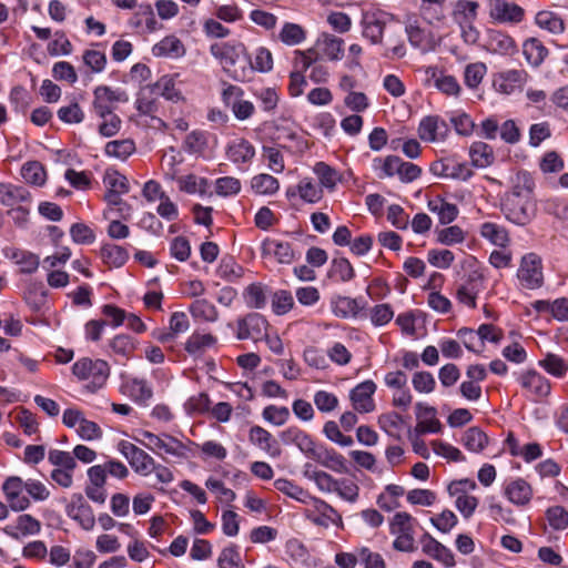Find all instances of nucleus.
I'll return each instance as SVG.
<instances>
[{"label":"nucleus","mask_w":568,"mask_h":568,"mask_svg":"<svg viewBox=\"0 0 568 568\" xmlns=\"http://www.w3.org/2000/svg\"><path fill=\"white\" fill-rule=\"evenodd\" d=\"M27 304L36 312L40 311L47 301V292L41 283H32L24 292Z\"/></svg>","instance_id":"680f3d73"},{"label":"nucleus","mask_w":568,"mask_h":568,"mask_svg":"<svg viewBox=\"0 0 568 568\" xmlns=\"http://www.w3.org/2000/svg\"><path fill=\"white\" fill-rule=\"evenodd\" d=\"M179 187L181 191L194 194V193H204L207 189V180L205 178H197L194 174H189L185 176H181L178 180Z\"/></svg>","instance_id":"69168bd1"},{"label":"nucleus","mask_w":568,"mask_h":568,"mask_svg":"<svg viewBox=\"0 0 568 568\" xmlns=\"http://www.w3.org/2000/svg\"><path fill=\"white\" fill-rule=\"evenodd\" d=\"M41 530L40 521L29 514L20 515L14 525H8L3 528L6 535L13 539L37 535Z\"/></svg>","instance_id":"aec40b11"},{"label":"nucleus","mask_w":568,"mask_h":568,"mask_svg":"<svg viewBox=\"0 0 568 568\" xmlns=\"http://www.w3.org/2000/svg\"><path fill=\"white\" fill-rule=\"evenodd\" d=\"M216 337L212 334L193 333L185 343V351L189 354H196L213 346Z\"/></svg>","instance_id":"bf43d9fd"},{"label":"nucleus","mask_w":568,"mask_h":568,"mask_svg":"<svg viewBox=\"0 0 568 568\" xmlns=\"http://www.w3.org/2000/svg\"><path fill=\"white\" fill-rule=\"evenodd\" d=\"M2 490L10 508L14 511H23L30 507V498L37 503L47 500L50 497L48 486L34 478L22 480L18 476L6 479Z\"/></svg>","instance_id":"f03ea898"},{"label":"nucleus","mask_w":568,"mask_h":568,"mask_svg":"<svg viewBox=\"0 0 568 568\" xmlns=\"http://www.w3.org/2000/svg\"><path fill=\"white\" fill-rule=\"evenodd\" d=\"M478 7L476 1L459 0L454 7L453 18L459 26L473 23L477 18Z\"/></svg>","instance_id":"a18cd8bd"},{"label":"nucleus","mask_w":568,"mask_h":568,"mask_svg":"<svg viewBox=\"0 0 568 568\" xmlns=\"http://www.w3.org/2000/svg\"><path fill=\"white\" fill-rule=\"evenodd\" d=\"M209 132L194 130L185 136L183 149L190 154L202 155L209 146Z\"/></svg>","instance_id":"ea45409f"},{"label":"nucleus","mask_w":568,"mask_h":568,"mask_svg":"<svg viewBox=\"0 0 568 568\" xmlns=\"http://www.w3.org/2000/svg\"><path fill=\"white\" fill-rule=\"evenodd\" d=\"M539 366L555 377H562L568 371V363L561 356L552 353H547L545 358L539 361Z\"/></svg>","instance_id":"8fccbe9b"},{"label":"nucleus","mask_w":568,"mask_h":568,"mask_svg":"<svg viewBox=\"0 0 568 568\" xmlns=\"http://www.w3.org/2000/svg\"><path fill=\"white\" fill-rule=\"evenodd\" d=\"M334 493L348 503H355L359 496V487L355 481L348 478H339L336 481Z\"/></svg>","instance_id":"774afa93"},{"label":"nucleus","mask_w":568,"mask_h":568,"mask_svg":"<svg viewBox=\"0 0 568 568\" xmlns=\"http://www.w3.org/2000/svg\"><path fill=\"white\" fill-rule=\"evenodd\" d=\"M463 443L468 450L478 453L485 448L488 438L479 428L471 427L465 432Z\"/></svg>","instance_id":"052dcab7"},{"label":"nucleus","mask_w":568,"mask_h":568,"mask_svg":"<svg viewBox=\"0 0 568 568\" xmlns=\"http://www.w3.org/2000/svg\"><path fill=\"white\" fill-rule=\"evenodd\" d=\"M274 487L284 495L303 504H308V499H311V495L306 490L285 478L276 479L274 481Z\"/></svg>","instance_id":"09e8293b"},{"label":"nucleus","mask_w":568,"mask_h":568,"mask_svg":"<svg viewBox=\"0 0 568 568\" xmlns=\"http://www.w3.org/2000/svg\"><path fill=\"white\" fill-rule=\"evenodd\" d=\"M469 156L475 166L486 168L494 161L493 148L481 141L474 142L469 149Z\"/></svg>","instance_id":"c03bdc74"},{"label":"nucleus","mask_w":568,"mask_h":568,"mask_svg":"<svg viewBox=\"0 0 568 568\" xmlns=\"http://www.w3.org/2000/svg\"><path fill=\"white\" fill-rule=\"evenodd\" d=\"M294 306V298L291 292L280 290L272 295V310L276 315H284Z\"/></svg>","instance_id":"338daca9"},{"label":"nucleus","mask_w":568,"mask_h":568,"mask_svg":"<svg viewBox=\"0 0 568 568\" xmlns=\"http://www.w3.org/2000/svg\"><path fill=\"white\" fill-rule=\"evenodd\" d=\"M504 494L514 505L525 506L532 498V488L525 479L517 478L505 486Z\"/></svg>","instance_id":"5701e85b"},{"label":"nucleus","mask_w":568,"mask_h":568,"mask_svg":"<svg viewBox=\"0 0 568 568\" xmlns=\"http://www.w3.org/2000/svg\"><path fill=\"white\" fill-rule=\"evenodd\" d=\"M210 52L220 61L223 71L233 80L246 82L253 78L252 60L243 43L236 41L216 42L210 47Z\"/></svg>","instance_id":"f257e3e1"},{"label":"nucleus","mask_w":568,"mask_h":568,"mask_svg":"<svg viewBox=\"0 0 568 568\" xmlns=\"http://www.w3.org/2000/svg\"><path fill=\"white\" fill-rule=\"evenodd\" d=\"M310 508L305 509L304 516L316 526L328 528L329 526L343 527L341 514L325 500L311 496Z\"/></svg>","instance_id":"39448f33"},{"label":"nucleus","mask_w":568,"mask_h":568,"mask_svg":"<svg viewBox=\"0 0 568 568\" xmlns=\"http://www.w3.org/2000/svg\"><path fill=\"white\" fill-rule=\"evenodd\" d=\"M119 392L138 404H145L153 396V390L144 378L121 376Z\"/></svg>","instance_id":"f8f14e48"},{"label":"nucleus","mask_w":568,"mask_h":568,"mask_svg":"<svg viewBox=\"0 0 568 568\" xmlns=\"http://www.w3.org/2000/svg\"><path fill=\"white\" fill-rule=\"evenodd\" d=\"M189 311L195 320L204 322H216L219 320V311L214 304L205 298L195 300L190 305Z\"/></svg>","instance_id":"37998d69"},{"label":"nucleus","mask_w":568,"mask_h":568,"mask_svg":"<svg viewBox=\"0 0 568 568\" xmlns=\"http://www.w3.org/2000/svg\"><path fill=\"white\" fill-rule=\"evenodd\" d=\"M427 209L438 216L440 224L452 223L458 215V207L444 200L442 196H435L427 202Z\"/></svg>","instance_id":"72a5a7b5"},{"label":"nucleus","mask_w":568,"mask_h":568,"mask_svg":"<svg viewBox=\"0 0 568 568\" xmlns=\"http://www.w3.org/2000/svg\"><path fill=\"white\" fill-rule=\"evenodd\" d=\"M329 276L341 282H348L355 276V271L347 258H334L329 268Z\"/></svg>","instance_id":"13d9d810"},{"label":"nucleus","mask_w":568,"mask_h":568,"mask_svg":"<svg viewBox=\"0 0 568 568\" xmlns=\"http://www.w3.org/2000/svg\"><path fill=\"white\" fill-rule=\"evenodd\" d=\"M21 175L27 183L41 186L45 182V170L38 161H32L23 164Z\"/></svg>","instance_id":"864d4df0"},{"label":"nucleus","mask_w":568,"mask_h":568,"mask_svg":"<svg viewBox=\"0 0 568 568\" xmlns=\"http://www.w3.org/2000/svg\"><path fill=\"white\" fill-rule=\"evenodd\" d=\"M313 171L318 178L321 185L328 190H333L339 181L337 171L324 162H317Z\"/></svg>","instance_id":"4d7b16f0"},{"label":"nucleus","mask_w":568,"mask_h":568,"mask_svg":"<svg viewBox=\"0 0 568 568\" xmlns=\"http://www.w3.org/2000/svg\"><path fill=\"white\" fill-rule=\"evenodd\" d=\"M485 47L497 54H511L516 50L514 39L499 30H488Z\"/></svg>","instance_id":"bb28decb"},{"label":"nucleus","mask_w":568,"mask_h":568,"mask_svg":"<svg viewBox=\"0 0 568 568\" xmlns=\"http://www.w3.org/2000/svg\"><path fill=\"white\" fill-rule=\"evenodd\" d=\"M280 437L285 445H295L306 457H313L318 446L314 439L303 429L291 426L284 429Z\"/></svg>","instance_id":"4468645a"},{"label":"nucleus","mask_w":568,"mask_h":568,"mask_svg":"<svg viewBox=\"0 0 568 568\" xmlns=\"http://www.w3.org/2000/svg\"><path fill=\"white\" fill-rule=\"evenodd\" d=\"M423 551L440 561L446 567H453L455 565L454 554L450 549L445 547L443 544L433 538L429 534H425L422 538Z\"/></svg>","instance_id":"4be33fe9"},{"label":"nucleus","mask_w":568,"mask_h":568,"mask_svg":"<svg viewBox=\"0 0 568 568\" xmlns=\"http://www.w3.org/2000/svg\"><path fill=\"white\" fill-rule=\"evenodd\" d=\"M404 30L399 23H390L386 31L385 39L383 38V43H381L384 49V55L386 58L395 59L403 58L406 53L404 40H403Z\"/></svg>","instance_id":"f3484780"},{"label":"nucleus","mask_w":568,"mask_h":568,"mask_svg":"<svg viewBox=\"0 0 568 568\" xmlns=\"http://www.w3.org/2000/svg\"><path fill=\"white\" fill-rule=\"evenodd\" d=\"M430 171L438 176L460 180H467L471 175V171L466 164L459 163L453 158L435 161L430 166Z\"/></svg>","instance_id":"dca6fc26"},{"label":"nucleus","mask_w":568,"mask_h":568,"mask_svg":"<svg viewBox=\"0 0 568 568\" xmlns=\"http://www.w3.org/2000/svg\"><path fill=\"white\" fill-rule=\"evenodd\" d=\"M447 131L445 121L438 116L424 118L418 126V135L425 142H435L442 139Z\"/></svg>","instance_id":"c756f323"},{"label":"nucleus","mask_w":568,"mask_h":568,"mask_svg":"<svg viewBox=\"0 0 568 568\" xmlns=\"http://www.w3.org/2000/svg\"><path fill=\"white\" fill-rule=\"evenodd\" d=\"M297 192L302 200L308 203H316L323 197L322 187L312 182L311 179H303L297 185Z\"/></svg>","instance_id":"0e129e2a"},{"label":"nucleus","mask_w":568,"mask_h":568,"mask_svg":"<svg viewBox=\"0 0 568 568\" xmlns=\"http://www.w3.org/2000/svg\"><path fill=\"white\" fill-rule=\"evenodd\" d=\"M483 288V275L473 272L468 275L465 283L460 284L456 291V298L459 303L470 307H476V298Z\"/></svg>","instance_id":"2eb2a0df"},{"label":"nucleus","mask_w":568,"mask_h":568,"mask_svg":"<svg viewBox=\"0 0 568 568\" xmlns=\"http://www.w3.org/2000/svg\"><path fill=\"white\" fill-rule=\"evenodd\" d=\"M267 328L268 323L264 316L258 313H250L237 320L236 337L241 341H262L266 336Z\"/></svg>","instance_id":"9d476101"},{"label":"nucleus","mask_w":568,"mask_h":568,"mask_svg":"<svg viewBox=\"0 0 568 568\" xmlns=\"http://www.w3.org/2000/svg\"><path fill=\"white\" fill-rule=\"evenodd\" d=\"M119 450L138 475L145 477L152 474L155 460L145 450L125 440L119 443Z\"/></svg>","instance_id":"0eeeda50"},{"label":"nucleus","mask_w":568,"mask_h":568,"mask_svg":"<svg viewBox=\"0 0 568 568\" xmlns=\"http://www.w3.org/2000/svg\"><path fill=\"white\" fill-rule=\"evenodd\" d=\"M343 45L344 41L341 38L325 33L316 43L322 54L332 61L342 59L344 52Z\"/></svg>","instance_id":"58836bf2"},{"label":"nucleus","mask_w":568,"mask_h":568,"mask_svg":"<svg viewBox=\"0 0 568 568\" xmlns=\"http://www.w3.org/2000/svg\"><path fill=\"white\" fill-rule=\"evenodd\" d=\"M153 94L155 93L151 85H146L140 90L135 102L140 113L151 115L158 111V100Z\"/></svg>","instance_id":"5fc2aeb1"},{"label":"nucleus","mask_w":568,"mask_h":568,"mask_svg":"<svg viewBox=\"0 0 568 568\" xmlns=\"http://www.w3.org/2000/svg\"><path fill=\"white\" fill-rule=\"evenodd\" d=\"M523 53L527 62L532 67H539L548 54L547 48L536 38L524 42Z\"/></svg>","instance_id":"79ce46f5"},{"label":"nucleus","mask_w":568,"mask_h":568,"mask_svg":"<svg viewBox=\"0 0 568 568\" xmlns=\"http://www.w3.org/2000/svg\"><path fill=\"white\" fill-rule=\"evenodd\" d=\"M312 459L335 473L346 471V460L344 456L322 445H320L315 454H313Z\"/></svg>","instance_id":"c85d7f7f"},{"label":"nucleus","mask_w":568,"mask_h":568,"mask_svg":"<svg viewBox=\"0 0 568 568\" xmlns=\"http://www.w3.org/2000/svg\"><path fill=\"white\" fill-rule=\"evenodd\" d=\"M261 251L263 256H274L281 264H291L295 258L291 243L275 239H265Z\"/></svg>","instance_id":"6ab92c4d"},{"label":"nucleus","mask_w":568,"mask_h":568,"mask_svg":"<svg viewBox=\"0 0 568 568\" xmlns=\"http://www.w3.org/2000/svg\"><path fill=\"white\" fill-rule=\"evenodd\" d=\"M226 156L235 164L247 163L255 156V149L250 141L236 138L227 144Z\"/></svg>","instance_id":"393cba45"},{"label":"nucleus","mask_w":568,"mask_h":568,"mask_svg":"<svg viewBox=\"0 0 568 568\" xmlns=\"http://www.w3.org/2000/svg\"><path fill=\"white\" fill-rule=\"evenodd\" d=\"M135 150L134 143L131 140H115L110 141L105 145V154L116 159L124 160Z\"/></svg>","instance_id":"e2e57ef3"},{"label":"nucleus","mask_w":568,"mask_h":568,"mask_svg":"<svg viewBox=\"0 0 568 568\" xmlns=\"http://www.w3.org/2000/svg\"><path fill=\"white\" fill-rule=\"evenodd\" d=\"M30 192L22 185L0 183V203L3 206L14 207L30 202Z\"/></svg>","instance_id":"b1692460"},{"label":"nucleus","mask_w":568,"mask_h":568,"mask_svg":"<svg viewBox=\"0 0 568 568\" xmlns=\"http://www.w3.org/2000/svg\"><path fill=\"white\" fill-rule=\"evenodd\" d=\"M93 109L100 118H105L113 113L114 103L126 102L129 100L125 91L111 89L106 85H99L93 91Z\"/></svg>","instance_id":"1a4fd4ad"},{"label":"nucleus","mask_w":568,"mask_h":568,"mask_svg":"<svg viewBox=\"0 0 568 568\" xmlns=\"http://www.w3.org/2000/svg\"><path fill=\"white\" fill-rule=\"evenodd\" d=\"M518 278L523 285L529 290L537 288L542 283V272L540 260L535 254H528L523 257L518 271Z\"/></svg>","instance_id":"ddd939ff"},{"label":"nucleus","mask_w":568,"mask_h":568,"mask_svg":"<svg viewBox=\"0 0 568 568\" xmlns=\"http://www.w3.org/2000/svg\"><path fill=\"white\" fill-rule=\"evenodd\" d=\"M101 258L110 267H121L129 258V252L115 244H103L101 247Z\"/></svg>","instance_id":"a19ab883"},{"label":"nucleus","mask_w":568,"mask_h":568,"mask_svg":"<svg viewBox=\"0 0 568 568\" xmlns=\"http://www.w3.org/2000/svg\"><path fill=\"white\" fill-rule=\"evenodd\" d=\"M526 79L527 73L524 70H508L499 74L495 85L499 92L511 94L523 88Z\"/></svg>","instance_id":"7c9ffc66"},{"label":"nucleus","mask_w":568,"mask_h":568,"mask_svg":"<svg viewBox=\"0 0 568 568\" xmlns=\"http://www.w3.org/2000/svg\"><path fill=\"white\" fill-rule=\"evenodd\" d=\"M251 186L256 194L273 195L278 191L280 182L273 175L261 173L252 179Z\"/></svg>","instance_id":"de8ad7c7"},{"label":"nucleus","mask_w":568,"mask_h":568,"mask_svg":"<svg viewBox=\"0 0 568 568\" xmlns=\"http://www.w3.org/2000/svg\"><path fill=\"white\" fill-rule=\"evenodd\" d=\"M378 424L389 436L400 439L404 419L399 414H384L379 416Z\"/></svg>","instance_id":"6e6d98bb"},{"label":"nucleus","mask_w":568,"mask_h":568,"mask_svg":"<svg viewBox=\"0 0 568 568\" xmlns=\"http://www.w3.org/2000/svg\"><path fill=\"white\" fill-rule=\"evenodd\" d=\"M216 274L227 282H235L242 277L243 267L232 256H225L221 260Z\"/></svg>","instance_id":"3c124183"},{"label":"nucleus","mask_w":568,"mask_h":568,"mask_svg":"<svg viewBox=\"0 0 568 568\" xmlns=\"http://www.w3.org/2000/svg\"><path fill=\"white\" fill-rule=\"evenodd\" d=\"M248 440L272 457H277L281 453L272 434L261 426L251 427Z\"/></svg>","instance_id":"cd10ccee"},{"label":"nucleus","mask_w":568,"mask_h":568,"mask_svg":"<svg viewBox=\"0 0 568 568\" xmlns=\"http://www.w3.org/2000/svg\"><path fill=\"white\" fill-rule=\"evenodd\" d=\"M393 22V17L382 10H367L363 13V36L373 44L383 43L384 32Z\"/></svg>","instance_id":"423d86ee"},{"label":"nucleus","mask_w":568,"mask_h":568,"mask_svg":"<svg viewBox=\"0 0 568 568\" xmlns=\"http://www.w3.org/2000/svg\"><path fill=\"white\" fill-rule=\"evenodd\" d=\"M535 181L527 171H519L511 178V190L505 196L532 199Z\"/></svg>","instance_id":"473e14b6"},{"label":"nucleus","mask_w":568,"mask_h":568,"mask_svg":"<svg viewBox=\"0 0 568 568\" xmlns=\"http://www.w3.org/2000/svg\"><path fill=\"white\" fill-rule=\"evenodd\" d=\"M426 74L430 75L434 80V87L446 95L458 97L460 93V85L457 79L453 75L438 73L436 68H427Z\"/></svg>","instance_id":"c9c22d12"},{"label":"nucleus","mask_w":568,"mask_h":568,"mask_svg":"<svg viewBox=\"0 0 568 568\" xmlns=\"http://www.w3.org/2000/svg\"><path fill=\"white\" fill-rule=\"evenodd\" d=\"M109 347L116 359L126 361L133 355L136 341L130 335L119 334L110 339Z\"/></svg>","instance_id":"f704fd0d"},{"label":"nucleus","mask_w":568,"mask_h":568,"mask_svg":"<svg viewBox=\"0 0 568 568\" xmlns=\"http://www.w3.org/2000/svg\"><path fill=\"white\" fill-rule=\"evenodd\" d=\"M364 308V305H361L357 298H352L347 296H338L333 302V312L335 315L346 318L349 316H357V314Z\"/></svg>","instance_id":"49530a36"},{"label":"nucleus","mask_w":568,"mask_h":568,"mask_svg":"<svg viewBox=\"0 0 568 568\" xmlns=\"http://www.w3.org/2000/svg\"><path fill=\"white\" fill-rule=\"evenodd\" d=\"M536 24L548 32L558 36L565 32L564 19L556 12L549 10L539 11L535 17Z\"/></svg>","instance_id":"e433bc0d"},{"label":"nucleus","mask_w":568,"mask_h":568,"mask_svg":"<svg viewBox=\"0 0 568 568\" xmlns=\"http://www.w3.org/2000/svg\"><path fill=\"white\" fill-rule=\"evenodd\" d=\"M520 385L537 397H546L550 393L549 381L535 371L524 373L519 378Z\"/></svg>","instance_id":"2f4dec72"},{"label":"nucleus","mask_w":568,"mask_h":568,"mask_svg":"<svg viewBox=\"0 0 568 568\" xmlns=\"http://www.w3.org/2000/svg\"><path fill=\"white\" fill-rule=\"evenodd\" d=\"M376 390V385L373 381H365L358 384L351 392V399L355 410L359 413H371L375 408L373 394Z\"/></svg>","instance_id":"a211bd4d"},{"label":"nucleus","mask_w":568,"mask_h":568,"mask_svg":"<svg viewBox=\"0 0 568 568\" xmlns=\"http://www.w3.org/2000/svg\"><path fill=\"white\" fill-rule=\"evenodd\" d=\"M72 373L79 379L92 378V382L102 386L110 375V366L103 359L81 358L72 366Z\"/></svg>","instance_id":"6e6552de"},{"label":"nucleus","mask_w":568,"mask_h":568,"mask_svg":"<svg viewBox=\"0 0 568 568\" xmlns=\"http://www.w3.org/2000/svg\"><path fill=\"white\" fill-rule=\"evenodd\" d=\"M141 436L142 439L136 438V440L146 449L158 455H162L161 452H164L165 454L176 458L186 457V446L181 440L169 434L155 435L151 432L144 430L141 433Z\"/></svg>","instance_id":"7ed1b4c3"},{"label":"nucleus","mask_w":568,"mask_h":568,"mask_svg":"<svg viewBox=\"0 0 568 568\" xmlns=\"http://www.w3.org/2000/svg\"><path fill=\"white\" fill-rule=\"evenodd\" d=\"M501 211L509 222L525 226L534 220L537 209L534 199L505 196Z\"/></svg>","instance_id":"20e7f679"},{"label":"nucleus","mask_w":568,"mask_h":568,"mask_svg":"<svg viewBox=\"0 0 568 568\" xmlns=\"http://www.w3.org/2000/svg\"><path fill=\"white\" fill-rule=\"evenodd\" d=\"M304 475L313 480L317 488L324 493H333L336 488V481L333 476L322 470H310V465H305Z\"/></svg>","instance_id":"603ef678"},{"label":"nucleus","mask_w":568,"mask_h":568,"mask_svg":"<svg viewBox=\"0 0 568 568\" xmlns=\"http://www.w3.org/2000/svg\"><path fill=\"white\" fill-rule=\"evenodd\" d=\"M179 74L163 75L152 87L156 95L165 100L178 103L184 101L181 90L178 88Z\"/></svg>","instance_id":"a878e982"},{"label":"nucleus","mask_w":568,"mask_h":568,"mask_svg":"<svg viewBox=\"0 0 568 568\" xmlns=\"http://www.w3.org/2000/svg\"><path fill=\"white\" fill-rule=\"evenodd\" d=\"M186 53L183 42L174 34L164 37L152 47V54L156 58L180 59Z\"/></svg>","instance_id":"412c9836"},{"label":"nucleus","mask_w":568,"mask_h":568,"mask_svg":"<svg viewBox=\"0 0 568 568\" xmlns=\"http://www.w3.org/2000/svg\"><path fill=\"white\" fill-rule=\"evenodd\" d=\"M489 16L500 23H519L523 21L524 9L509 0H489Z\"/></svg>","instance_id":"9b49d317"},{"label":"nucleus","mask_w":568,"mask_h":568,"mask_svg":"<svg viewBox=\"0 0 568 568\" xmlns=\"http://www.w3.org/2000/svg\"><path fill=\"white\" fill-rule=\"evenodd\" d=\"M479 234L496 246L505 247L509 243L507 230L493 222L483 223L479 229Z\"/></svg>","instance_id":"4c0bfd02"}]
</instances>
